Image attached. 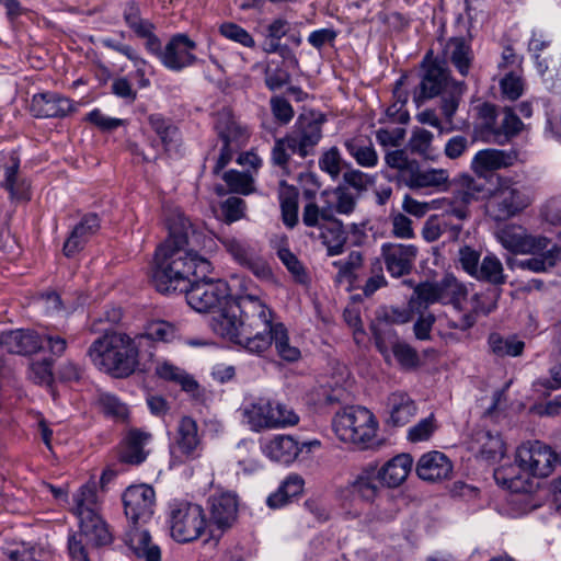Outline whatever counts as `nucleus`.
Instances as JSON below:
<instances>
[{
	"label": "nucleus",
	"mask_w": 561,
	"mask_h": 561,
	"mask_svg": "<svg viewBox=\"0 0 561 561\" xmlns=\"http://www.w3.org/2000/svg\"><path fill=\"white\" fill-rule=\"evenodd\" d=\"M169 236L156 250L151 283L157 291L184 294L191 308L201 313H221L227 301L234 299L228 284L220 278H208L213 265L195 251L202 232L180 210L165 219Z\"/></svg>",
	"instance_id": "1"
},
{
	"label": "nucleus",
	"mask_w": 561,
	"mask_h": 561,
	"mask_svg": "<svg viewBox=\"0 0 561 561\" xmlns=\"http://www.w3.org/2000/svg\"><path fill=\"white\" fill-rule=\"evenodd\" d=\"M272 310L257 297L240 296L226 302L216 318L217 330L232 343L255 355L272 345L275 324Z\"/></svg>",
	"instance_id": "2"
},
{
	"label": "nucleus",
	"mask_w": 561,
	"mask_h": 561,
	"mask_svg": "<svg viewBox=\"0 0 561 561\" xmlns=\"http://www.w3.org/2000/svg\"><path fill=\"white\" fill-rule=\"evenodd\" d=\"M466 90L467 85L463 81L451 78L446 60L434 58L433 50L425 54L420 64V83L413 92V101L417 106L436 96H442V112L450 121Z\"/></svg>",
	"instance_id": "3"
},
{
	"label": "nucleus",
	"mask_w": 561,
	"mask_h": 561,
	"mask_svg": "<svg viewBox=\"0 0 561 561\" xmlns=\"http://www.w3.org/2000/svg\"><path fill=\"white\" fill-rule=\"evenodd\" d=\"M138 355L134 339L126 333L107 329L87 351V356L99 370L115 378L129 377L138 366Z\"/></svg>",
	"instance_id": "4"
},
{
	"label": "nucleus",
	"mask_w": 561,
	"mask_h": 561,
	"mask_svg": "<svg viewBox=\"0 0 561 561\" xmlns=\"http://www.w3.org/2000/svg\"><path fill=\"white\" fill-rule=\"evenodd\" d=\"M332 426L342 442L366 447L376 436L378 422L368 409L351 405L335 413Z\"/></svg>",
	"instance_id": "5"
},
{
	"label": "nucleus",
	"mask_w": 561,
	"mask_h": 561,
	"mask_svg": "<svg viewBox=\"0 0 561 561\" xmlns=\"http://www.w3.org/2000/svg\"><path fill=\"white\" fill-rule=\"evenodd\" d=\"M0 345L11 354L23 356L35 354L46 345L51 354L61 356L67 348V341L56 334L41 335L32 330H13L1 334Z\"/></svg>",
	"instance_id": "6"
},
{
	"label": "nucleus",
	"mask_w": 561,
	"mask_h": 561,
	"mask_svg": "<svg viewBox=\"0 0 561 561\" xmlns=\"http://www.w3.org/2000/svg\"><path fill=\"white\" fill-rule=\"evenodd\" d=\"M169 524L171 536L178 542L196 540L207 528L203 507L187 501H174L170 504Z\"/></svg>",
	"instance_id": "7"
},
{
	"label": "nucleus",
	"mask_w": 561,
	"mask_h": 561,
	"mask_svg": "<svg viewBox=\"0 0 561 561\" xmlns=\"http://www.w3.org/2000/svg\"><path fill=\"white\" fill-rule=\"evenodd\" d=\"M503 466L494 471V479L499 485L508 489L513 495L511 502L519 505L522 513L526 514L539 506L531 494L534 481L529 472L519 466V462Z\"/></svg>",
	"instance_id": "8"
},
{
	"label": "nucleus",
	"mask_w": 561,
	"mask_h": 561,
	"mask_svg": "<svg viewBox=\"0 0 561 561\" xmlns=\"http://www.w3.org/2000/svg\"><path fill=\"white\" fill-rule=\"evenodd\" d=\"M124 513L130 525H145L154 514L156 492L147 484L128 486L122 495Z\"/></svg>",
	"instance_id": "9"
},
{
	"label": "nucleus",
	"mask_w": 561,
	"mask_h": 561,
	"mask_svg": "<svg viewBox=\"0 0 561 561\" xmlns=\"http://www.w3.org/2000/svg\"><path fill=\"white\" fill-rule=\"evenodd\" d=\"M123 20L134 35L144 41L147 53L160 59L164 47L156 34V24L142 18L140 7L136 1L126 2L123 10Z\"/></svg>",
	"instance_id": "10"
},
{
	"label": "nucleus",
	"mask_w": 561,
	"mask_h": 561,
	"mask_svg": "<svg viewBox=\"0 0 561 561\" xmlns=\"http://www.w3.org/2000/svg\"><path fill=\"white\" fill-rule=\"evenodd\" d=\"M202 440L198 435V425L191 416L181 417L174 443L170 445L173 463H184L199 457Z\"/></svg>",
	"instance_id": "11"
},
{
	"label": "nucleus",
	"mask_w": 561,
	"mask_h": 561,
	"mask_svg": "<svg viewBox=\"0 0 561 561\" xmlns=\"http://www.w3.org/2000/svg\"><path fill=\"white\" fill-rule=\"evenodd\" d=\"M554 450L539 440L520 445L516 450V461L530 477H548L553 470Z\"/></svg>",
	"instance_id": "12"
},
{
	"label": "nucleus",
	"mask_w": 561,
	"mask_h": 561,
	"mask_svg": "<svg viewBox=\"0 0 561 561\" xmlns=\"http://www.w3.org/2000/svg\"><path fill=\"white\" fill-rule=\"evenodd\" d=\"M196 47V43L186 34H174L165 44L159 61L171 71H181L198 61L193 54Z\"/></svg>",
	"instance_id": "13"
},
{
	"label": "nucleus",
	"mask_w": 561,
	"mask_h": 561,
	"mask_svg": "<svg viewBox=\"0 0 561 561\" xmlns=\"http://www.w3.org/2000/svg\"><path fill=\"white\" fill-rule=\"evenodd\" d=\"M525 195L516 187H502L486 204V214L495 221H505L527 207Z\"/></svg>",
	"instance_id": "14"
},
{
	"label": "nucleus",
	"mask_w": 561,
	"mask_h": 561,
	"mask_svg": "<svg viewBox=\"0 0 561 561\" xmlns=\"http://www.w3.org/2000/svg\"><path fill=\"white\" fill-rule=\"evenodd\" d=\"M209 503V522L208 528L215 527L221 533L231 528L238 518V497L230 492H224L213 495L208 500ZM213 529L210 533L213 534Z\"/></svg>",
	"instance_id": "15"
},
{
	"label": "nucleus",
	"mask_w": 561,
	"mask_h": 561,
	"mask_svg": "<svg viewBox=\"0 0 561 561\" xmlns=\"http://www.w3.org/2000/svg\"><path fill=\"white\" fill-rule=\"evenodd\" d=\"M417 252V248L413 244L387 242L381 245V257L392 277L410 274Z\"/></svg>",
	"instance_id": "16"
},
{
	"label": "nucleus",
	"mask_w": 561,
	"mask_h": 561,
	"mask_svg": "<svg viewBox=\"0 0 561 561\" xmlns=\"http://www.w3.org/2000/svg\"><path fill=\"white\" fill-rule=\"evenodd\" d=\"M220 242L238 264L250 270L255 276L266 278L271 275L268 265L245 241L233 237H225L220 239Z\"/></svg>",
	"instance_id": "17"
},
{
	"label": "nucleus",
	"mask_w": 561,
	"mask_h": 561,
	"mask_svg": "<svg viewBox=\"0 0 561 561\" xmlns=\"http://www.w3.org/2000/svg\"><path fill=\"white\" fill-rule=\"evenodd\" d=\"M499 238L501 244L513 253L537 254L550 244L549 238L528 234L522 228H506L502 230Z\"/></svg>",
	"instance_id": "18"
},
{
	"label": "nucleus",
	"mask_w": 561,
	"mask_h": 561,
	"mask_svg": "<svg viewBox=\"0 0 561 561\" xmlns=\"http://www.w3.org/2000/svg\"><path fill=\"white\" fill-rule=\"evenodd\" d=\"M30 110L37 118H53L65 117L75 108L70 99L55 92H45L33 96Z\"/></svg>",
	"instance_id": "19"
},
{
	"label": "nucleus",
	"mask_w": 561,
	"mask_h": 561,
	"mask_svg": "<svg viewBox=\"0 0 561 561\" xmlns=\"http://www.w3.org/2000/svg\"><path fill=\"white\" fill-rule=\"evenodd\" d=\"M79 526L80 537H84L88 542L94 547H103L112 543L113 535L110 531L106 522L96 511H87L80 513Z\"/></svg>",
	"instance_id": "20"
},
{
	"label": "nucleus",
	"mask_w": 561,
	"mask_h": 561,
	"mask_svg": "<svg viewBox=\"0 0 561 561\" xmlns=\"http://www.w3.org/2000/svg\"><path fill=\"white\" fill-rule=\"evenodd\" d=\"M386 408L388 413L386 424L392 427L407 425L417 411L415 401L404 391L391 392L387 397Z\"/></svg>",
	"instance_id": "21"
},
{
	"label": "nucleus",
	"mask_w": 561,
	"mask_h": 561,
	"mask_svg": "<svg viewBox=\"0 0 561 561\" xmlns=\"http://www.w3.org/2000/svg\"><path fill=\"white\" fill-rule=\"evenodd\" d=\"M148 123L159 137L164 151L169 156L182 153V135L179 127L161 114H150Z\"/></svg>",
	"instance_id": "22"
},
{
	"label": "nucleus",
	"mask_w": 561,
	"mask_h": 561,
	"mask_svg": "<svg viewBox=\"0 0 561 561\" xmlns=\"http://www.w3.org/2000/svg\"><path fill=\"white\" fill-rule=\"evenodd\" d=\"M152 435L149 432H145L140 428L129 430L122 442L119 451L121 462L133 466L142 463L148 456L145 446L149 444Z\"/></svg>",
	"instance_id": "23"
},
{
	"label": "nucleus",
	"mask_w": 561,
	"mask_h": 561,
	"mask_svg": "<svg viewBox=\"0 0 561 561\" xmlns=\"http://www.w3.org/2000/svg\"><path fill=\"white\" fill-rule=\"evenodd\" d=\"M100 229L96 214H88L73 227L62 248L65 256L72 257L80 252L89 239Z\"/></svg>",
	"instance_id": "24"
},
{
	"label": "nucleus",
	"mask_w": 561,
	"mask_h": 561,
	"mask_svg": "<svg viewBox=\"0 0 561 561\" xmlns=\"http://www.w3.org/2000/svg\"><path fill=\"white\" fill-rule=\"evenodd\" d=\"M451 471V461L445 454L437 450L422 455L416 463V474L425 481L447 479Z\"/></svg>",
	"instance_id": "25"
},
{
	"label": "nucleus",
	"mask_w": 561,
	"mask_h": 561,
	"mask_svg": "<svg viewBox=\"0 0 561 561\" xmlns=\"http://www.w3.org/2000/svg\"><path fill=\"white\" fill-rule=\"evenodd\" d=\"M141 525H130L125 535V542L135 557L145 561H161V550L153 543L148 530L140 529Z\"/></svg>",
	"instance_id": "26"
},
{
	"label": "nucleus",
	"mask_w": 561,
	"mask_h": 561,
	"mask_svg": "<svg viewBox=\"0 0 561 561\" xmlns=\"http://www.w3.org/2000/svg\"><path fill=\"white\" fill-rule=\"evenodd\" d=\"M517 159L515 151L500 149H483L476 153L471 161V169L477 174H484L489 171L507 168L514 164Z\"/></svg>",
	"instance_id": "27"
},
{
	"label": "nucleus",
	"mask_w": 561,
	"mask_h": 561,
	"mask_svg": "<svg viewBox=\"0 0 561 561\" xmlns=\"http://www.w3.org/2000/svg\"><path fill=\"white\" fill-rule=\"evenodd\" d=\"M413 465L410 454H399L388 460L381 468L377 467L380 483L388 488L401 485L408 478Z\"/></svg>",
	"instance_id": "28"
},
{
	"label": "nucleus",
	"mask_w": 561,
	"mask_h": 561,
	"mask_svg": "<svg viewBox=\"0 0 561 561\" xmlns=\"http://www.w3.org/2000/svg\"><path fill=\"white\" fill-rule=\"evenodd\" d=\"M378 482L380 483L377 463L369 462L362 468L360 472L350 483V491L353 495L366 502H371L378 494Z\"/></svg>",
	"instance_id": "29"
},
{
	"label": "nucleus",
	"mask_w": 561,
	"mask_h": 561,
	"mask_svg": "<svg viewBox=\"0 0 561 561\" xmlns=\"http://www.w3.org/2000/svg\"><path fill=\"white\" fill-rule=\"evenodd\" d=\"M445 55L462 76L467 77L473 60V53L468 41L463 37H451L445 47Z\"/></svg>",
	"instance_id": "30"
},
{
	"label": "nucleus",
	"mask_w": 561,
	"mask_h": 561,
	"mask_svg": "<svg viewBox=\"0 0 561 561\" xmlns=\"http://www.w3.org/2000/svg\"><path fill=\"white\" fill-rule=\"evenodd\" d=\"M403 181L410 188L439 187L448 181L447 171L443 169L420 170L417 162L411 168Z\"/></svg>",
	"instance_id": "31"
},
{
	"label": "nucleus",
	"mask_w": 561,
	"mask_h": 561,
	"mask_svg": "<svg viewBox=\"0 0 561 561\" xmlns=\"http://www.w3.org/2000/svg\"><path fill=\"white\" fill-rule=\"evenodd\" d=\"M154 371L159 378L181 386V389L191 396L196 397L198 394V382L184 369L169 362H163L156 366Z\"/></svg>",
	"instance_id": "32"
},
{
	"label": "nucleus",
	"mask_w": 561,
	"mask_h": 561,
	"mask_svg": "<svg viewBox=\"0 0 561 561\" xmlns=\"http://www.w3.org/2000/svg\"><path fill=\"white\" fill-rule=\"evenodd\" d=\"M473 278L494 286L496 290L495 296L497 298L501 295L499 287L506 283L507 275L504 273L503 264L500 259L493 253H489L481 260L478 272L474 274Z\"/></svg>",
	"instance_id": "33"
},
{
	"label": "nucleus",
	"mask_w": 561,
	"mask_h": 561,
	"mask_svg": "<svg viewBox=\"0 0 561 561\" xmlns=\"http://www.w3.org/2000/svg\"><path fill=\"white\" fill-rule=\"evenodd\" d=\"M243 416L251 428L257 432L263 428H272L276 424V419H273L272 413V401L263 398L245 405Z\"/></svg>",
	"instance_id": "34"
},
{
	"label": "nucleus",
	"mask_w": 561,
	"mask_h": 561,
	"mask_svg": "<svg viewBox=\"0 0 561 561\" xmlns=\"http://www.w3.org/2000/svg\"><path fill=\"white\" fill-rule=\"evenodd\" d=\"M319 238L327 247L329 256L340 255L344 252L347 241V232L341 220H331L330 224L322 225Z\"/></svg>",
	"instance_id": "35"
},
{
	"label": "nucleus",
	"mask_w": 561,
	"mask_h": 561,
	"mask_svg": "<svg viewBox=\"0 0 561 561\" xmlns=\"http://www.w3.org/2000/svg\"><path fill=\"white\" fill-rule=\"evenodd\" d=\"M265 453L272 460L287 465L297 458L300 447L291 436H276L265 446Z\"/></svg>",
	"instance_id": "36"
},
{
	"label": "nucleus",
	"mask_w": 561,
	"mask_h": 561,
	"mask_svg": "<svg viewBox=\"0 0 561 561\" xmlns=\"http://www.w3.org/2000/svg\"><path fill=\"white\" fill-rule=\"evenodd\" d=\"M297 153L301 158L313 154L314 147L322 138L321 124L318 121H310L302 125L299 134H293Z\"/></svg>",
	"instance_id": "37"
},
{
	"label": "nucleus",
	"mask_w": 561,
	"mask_h": 561,
	"mask_svg": "<svg viewBox=\"0 0 561 561\" xmlns=\"http://www.w3.org/2000/svg\"><path fill=\"white\" fill-rule=\"evenodd\" d=\"M489 351L496 357H517L525 348V343L518 340L516 335L504 337L497 332H492L488 336Z\"/></svg>",
	"instance_id": "38"
},
{
	"label": "nucleus",
	"mask_w": 561,
	"mask_h": 561,
	"mask_svg": "<svg viewBox=\"0 0 561 561\" xmlns=\"http://www.w3.org/2000/svg\"><path fill=\"white\" fill-rule=\"evenodd\" d=\"M101 43L104 47L117 51L133 61L136 67L135 75L139 79V88H147L150 84L149 79L145 76V66L147 65V61L140 57L130 45L118 42L113 37L103 38Z\"/></svg>",
	"instance_id": "39"
},
{
	"label": "nucleus",
	"mask_w": 561,
	"mask_h": 561,
	"mask_svg": "<svg viewBox=\"0 0 561 561\" xmlns=\"http://www.w3.org/2000/svg\"><path fill=\"white\" fill-rule=\"evenodd\" d=\"M215 128L222 144L241 146L242 140L245 139L243 128L237 124L228 111L218 114Z\"/></svg>",
	"instance_id": "40"
},
{
	"label": "nucleus",
	"mask_w": 561,
	"mask_h": 561,
	"mask_svg": "<svg viewBox=\"0 0 561 561\" xmlns=\"http://www.w3.org/2000/svg\"><path fill=\"white\" fill-rule=\"evenodd\" d=\"M538 256L520 260L517 267L528 270L535 273L547 272L561 261V247L554 244L551 248L539 252Z\"/></svg>",
	"instance_id": "41"
},
{
	"label": "nucleus",
	"mask_w": 561,
	"mask_h": 561,
	"mask_svg": "<svg viewBox=\"0 0 561 561\" xmlns=\"http://www.w3.org/2000/svg\"><path fill=\"white\" fill-rule=\"evenodd\" d=\"M462 229L461 225H453L445 216H431L423 226L422 236L427 242H434L449 230L450 239H457Z\"/></svg>",
	"instance_id": "42"
},
{
	"label": "nucleus",
	"mask_w": 561,
	"mask_h": 561,
	"mask_svg": "<svg viewBox=\"0 0 561 561\" xmlns=\"http://www.w3.org/2000/svg\"><path fill=\"white\" fill-rule=\"evenodd\" d=\"M1 553L9 561H41L44 550L31 542H11L1 547Z\"/></svg>",
	"instance_id": "43"
},
{
	"label": "nucleus",
	"mask_w": 561,
	"mask_h": 561,
	"mask_svg": "<svg viewBox=\"0 0 561 561\" xmlns=\"http://www.w3.org/2000/svg\"><path fill=\"white\" fill-rule=\"evenodd\" d=\"M344 147L360 167L373 168L377 165L378 154L370 142L366 144L363 139L353 138L345 140Z\"/></svg>",
	"instance_id": "44"
},
{
	"label": "nucleus",
	"mask_w": 561,
	"mask_h": 561,
	"mask_svg": "<svg viewBox=\"0 0 561 561\" xmlns=\"http://www.w3.org/2000/svg\"><path fill=\"white\" fill-rule=\"evenodd\" d=\"M370 330L376 348L388 362L390 359V350L394 344L401 342L396 330L391 325H385V323H379L376 320L371 323Z\"/></svg>",
	"instance_id": "45"
},
{
	"label": "nucleus",
	"mask_w": 561,
	"mask_h": 561,
	"mask_svg": "<svg viewBox=\"0 0 561 561\" xmlns=\"http://www.w3.org/2000/svg\"><path fill=\"white\" fill-rule=\"evenodd\" d=\"M144 337L156 342L172 343L181 339V330L174 323L158 320L147 327L146 333L140 339Z\"/></svg>",
	"instance_id": "46"
},
{
	"label": "nucleus",
	"mask_w": 561,
	"mask_h": 561,
	"mask_svg": "<svg viewBox=\"0 0 561 561\" xmlns=\"http://www.w3.org/2000/svg\"><path fill=\"white\" fill-rule=\"evenodd\" d=\"M272 344L274 343L278 356L286 362H296L300 358V351L289 344V337L286 327L278 322L273 330Z\"/></svg>",
	"instance_id": "47"
},
{
	"label": "nucleus",
	"mask_w": 561,
	"mask_h": 561,
	"mask_svg": "<svg viewBox=\"0 0 561 561\" xmlns=\"http://www.w3.org/2000/svg\"><path fill=\"white\" fill-rule=\"evenodd\" d=\"M523 127V122L511 108L504 110V117L499 127L495 126V130L492 135V141L504 145L512 137L516 136Z\"/></svg>",
	"instance_id": "48"
},
{
	"label": "nucleus",
	"mask_w": 561,
	"mask_h": 561,
	"mask_svg": "<svg viewBox=\"0 0 561 561\" xmlns=\"http://www.w3.org/2000/svg\"><path fill=\"white\" fill-rule=\"evenodd\" d=\"M294 135H287L283 138L275 139L274 147L272 149V162L273 164L283 169L285 174H289L288 162L290 156L297 153Z\"/></svg>",
	"instance_id": "49"
},
{
	"label": "nucleus",
	"mask_w": 561,
	"mask_h": 561,
	"mask_svg": "<svg viewBox=\"0 0 561 561\" xmlns=\"http://www.w3.org/2000/svg\"><path fill=\"white\" fill-rule=\"evenodd\" d=\"M95 403L107 417H112L122 422L128 417V409L126 404H124L117 397L111 393L99 392L95 399Z\"/></svg>",
	"instance_id": "50"
},
{
	"label": "nucleus",
	"mask_w": 561,
	"mask_h": 561,
	"mask_svg": "<svg viewBox=\"0 0 561 561\" xmlns=\"http://www.w3.org/2000/svg\"><path fill=\"white\" fill-rule=\"evenodd\" d=\"M477 440L481 444L480 453L488 460L502 457L505 453V444L500 434L490 431H481L477 434Z\"/></svg>",
	"instance_id": "51"
},
{
	"label": "nucleus",
	"mask_w": 561,
	"mask_h": 561,
	"mask_svg": "<svg viewBox=\"0 0 561 561\" xmlns=\"http://www.w3.org/2000/svg\"><path fill=\"white\" fill-rule=\"evenodd\" d=\"M439 302L456 304L466 296L465 287L453 275H446L436 282Z\"/></svg>",
	"instance_id": "52"
},
{
	"label": "nucleus",
	"mask_w": 561,
	"mask_h": 561,
	"mask_svg": "<svg viewBox=\"0 0 561 561\" xmlns=\"http://www.w3.org/2000/svg\"><path fill=\"white\" fill-rule=\"evenodd\" d=\"M401 368L405 370L416 369L421 365L417 351L407 342H399L390 350Z\"/></svg>",
	"instance_id": "53"
},
{
	"label": "nucleus",
	"mask_w": 561,
	"mask_h": 561,
	"mask_svg": "<svg viewBox=\"0 0 561 561\" xmlns=\"http://www.w3.org/2000/svg\"><path fill=\"white\" fill-rule=\"evenodd\" d=\"M370 276L363 286V293L366 297L375 294L379 288L387 285V280L383 275V264L380 257H374L369 263Z\"/></svg>",
	"instance_id": "54"
},
{
	"label": "nucleus",
	"mask_w": 561,
	"mask_h": 561,
	"mask_svg": "<svg viewBox=\"0 0 561 561\" xmlns=\"http://www.w3.org/2000/svg\"><path fill=\"white\" fill-rule=\"evenodd\" d=\"M412 318V313L408 309L397 307H380L376 311V321L385 323V325L404 324Z\"/></svg>",
	"instance_id": "55"
},
{
	"label": "nucleus",
	"mask_w": 561,
	"mask_h": 561,
	"mask_svg": "<svg viewBox=\"0 0 561 561\" xmlns=\"http://www.w3.org/2000/svg\"><path fill=\"white\" fill-rule=\"evenodd\" d=\"M290 80L291 76L289 71L280 65L275 68H272L270 65H267L264 68V83L265 87L272 92H276L277 90L288 85Z\"/></svg>",
	"instance_id": "56"
},
{
	"label": "nucleus",
	"mask_w": 561,
	"mask_h": 561,
	"mask_svg": "<svg viewBox=\"0 0 561 561\" xmlns=\"http://www.w3.org/2000/svg\"><path fill=\"white\" fill-rule=\"evenodd\" d=\"M219 33L236 43L241 44L244 47L253 48L255 46V41L253 36L243 27L240 25L232 23V22H226L222 23L219 26Z\"/></svg>",
	"instance_id": "57"
},
{
	"label": "nucleus",
	"mask_w": 561,
	"mask_h": 561,
	"mask_svg": "<svg viewBox=\"0 0 561 561\" xmlns=\"http://www.w3.org/2000/svg\"><path fill=\"white\" fill-rule=\"evenodd\" d=\"M222 180L227 183L231 192L248 195L252 192L253 180L251 175L229 170L224 173Z\"/></svg>",
	"instance_id": "58"
},
{
	"label": "nucleus",
	"mask_w": 561,
	"mask_h": 561,
	"mask_svg": "<svg viewBox=\"0 0 561 561\" xmlns=\"http://www.w3.org/2000/svg\"><path fill=\"white\" fill-rule=\"evenodd\" d=\"M73 502L76 504L73 513L77 517H80V513L84 510L95 511L96 491L94 486L88 484L82 485L78 493L73 495Z\"/></svg>",
	"instance_id": "59"
},
{
	"label": "nucleus",
	"mask_w": 561,
	"mask_h": 561,
	"mask_svg": "<svg viewBox=\"0 0 561 561\" xmlns=\"http://www.w3.org/2000/svg\"><path fill=\"white\" fill-rule=\"evenodd\" d=\"M272 413L277 423L272 428L291 426L299 422V416L291 408L277 401H272Z\"/></svg>",
	"instance_id": "60"
},
{
	"label": "nucleus",
	"mask_w": 561,
	"mask_h": 561,
	"mask_svg": "<svg viewBox=\"0 0 561 561\" xmlns=\"http://www.w3.org/2000/svg\"><path fill=\"white\" fill-rule=\"evenodd\" d=\"M363 264V254L359 251H352L346 260L334 261L332 265L337 268L339 278H351L354 271Z\"/></svg>",
	"instance_id": "61"
},
{
	"label": "nucleus",
	"mask_w": 561,
	"mask_h": 561,
	"mask_svg": "<svg viewBox=\"0 0 561 561\" xmlns=\"http://www.w3.org/2000/svg\"><path fill=\"white\" fill-rule=\"evenodd\" d=\"M271 111L280 124H288L294 117V108L288 100L282 95H274L270 100Z\"/></svg>",
	"instance_id": "62"
},
{
	"label": "nucleus",
	"mask_w": 561,
	"mask_h": 561,
	"mask_svg": "<svg viewBox=\"0 0 561 561\" xmlns=\"http://www.w3.org/2000/svg\"><path fill=\"white\" fill-rule=\"evenodd\" d=\"M245 202L237 196H230L221 203V214L226 222L230 224L244 216Z\"/></svg>",
	"instance_id": "63"
},
{
	"label": "nucleus",
	"mask_w": 561,
	"mask_h": 561,
	"mask_svg": "<svg viewBox=\"0 0 561 561\" xmlns=\"http://www.w3.org/2000/svg\"><path fill=\"white\" fill-rule=\"evenodd\" d=\"M342 158L336 147L330 148L319 159V167L322 171L336 179L341 173Z\"/></svg>",
	"instance_id": "64"
}]
</instances>
